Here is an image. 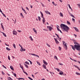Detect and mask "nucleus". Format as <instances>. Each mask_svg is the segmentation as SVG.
I'll use <instances>...</instances> for the list:
<instances>
[{
    "label": "nucleus",
    "mask_w": 80,
    "mask_h": 80,
    "mask_svg": "<svg viewBox=\"0 0 80 80\" xmlns=\"http://www.w3.org/2000/svg\"><path fill=\"white\" fill-rule=\"evenodd\" d=\"M61 28H62L63 31H65L66 32H68V30H70V28L67 25L63 23H61L60 25Z\"/></svg>",
    "instance_id": "obj_1"
},
{
    "label": "nucleus",
    "mask_w": 80,
    "mask_h": 80,
    "mask_svg": "<svg viewBox=\"0 0 80 80\" xmlns=\"http://www.w3.org/2000/svg\"><path fill=\"white\" fill-rule=\"evenodd\" d=\"M74 47H75V49L77 50H78V51H80V44H78V45H77V44H75L74 45Z\"/></svg>",
    "instance_id": "obj_2"
},
{
    "label": "nucleus",
    "mask_w": 80,
    "mask_h": 80,
    "mask_svg": "<svg viewBox=\"0 0 80 80\" xmlns=\"http://www.w3.org/2000/svg\"><path fill=\"white\" fill-rule=\"evenodd\" d=\"M12 33L13 35H17V32L15 31V29H14L12 31Z\"/></svg>",
    "instance_id": "obj_3"
},
{
    "label": "nucleus",
    "mask_w": 80,
    "mask_h": 80,
    "mask_svg": "<svg viewBox=\"0 0 80 80\" xmlns=\"http://www.w3.org/2000/svg\"><path fill=\"white\" fill-rule=\"evenodd\" d=\"M47 28H48V29H49V31H52V30L53 29V28L51 27V26H47Z\"/></svg>",
    "instance_id": "obj_4"
},
{
    "label": "nucleus",
    "mask_w": 80,
    "mask_h": 80,
    "mask_svg": "<svg viewBox=\"0 0 80 80\" xmlns=\"http://www.w3.org/2000/svg\"><path fill=\"white\" fill-rule=\"evenodd\" d=\"M73 43L74 44H75V45H80L78 43V42L77 41H76V40H73Z\"/></svg>",
    "instance_id": "obj_5"
},
{
    "label": "nucleus",
    "mask_w": 80,
    "mask_h": 80,
    "mask_svg": "<svg viewBox=\"0 0 80 80\" xmlns=\"http://www.w3.org/2000/svg\"><path fill=\"white\" fill-rule=\"evenodd\" d=\"M19 46H20V47L21 48V50L20 49V51H21V52H22V51H25V49H24L23 50V47H22L21 45H20V44H19Z\"/></svg>",
    "instance_id": "obj_6"
},
{
    "label": "nucleus",
    "mask_w": 80,
    "mask_h": 80,
    "mask_svg": "<svg viewBox=\"0 0 80 80\" xmlns=\"http://www.w3.org/2000/svg\"><path fill=\"white\" fill-rule=\"evenodd\" d=\"M70 46L72 47V49L74 50V51H75V46L72 45H71Z\"/></svg>",
    "instance_id": "obj_7"
},
{
    "label": "nucleus",
    "mask_w": 80,
    "mask_h": 80,
    "mask_svg": "<svg viewBox=\"0 0 80 80\" xmlns=\"http://www.w3.org/2000/svg\"><path fill=\"white\" fill-rule=\"evenodd\" d=\"M43 63L45 64V65H48V63L44 60H43Z\"/></svg>",
    "instance_id": "obj_8"
},
{
    "label": "nucleus",
    "mask_w": 80,
    "mask_h": 80,
    "mask_svg": "<svg viewBox=\"0 0 80 80\" xmlns=\"http://www.w3.org/2000/svg\"><path fill=\"white\" fill-rule=\"evenodd\" d=\"M54 39L56 43H57V44H58V43H59V42H58V40H57V39H56V38H54Z\"/></svg>",
    "instance_id": "obj_9"
},
{
    "label": "nucleus",
    "mask_w": 80,
    "mask_h": 80,
    "mask_svg": "<svg viewBox=\"0 0 80 80\" xmlns=\"http://www.w3.org/2000/svg\"><path fill=\"white\" fill-rule=\"evenodd\" d=\"M59 75H64V74H63V72L61 71L59 72Z\"/></svg>",
    "instance_id": "obj_10"
},
{
    "label": "nucleus",
    "mask_w": 80,
    "mask_h": 80,
    "mask_svg": "<svg viewBox=\"0 0 80 80\" xmlns=\"http://www.w3.org/2000/svg\"><path fill=\"white\" fill-rule=\"evenodd\" d=\"M45 13H46V14H49V15H51V13H50V12L48 11H45Z\"/></svg>",
    "instance_id": "obj_11"
},
{
    "label": "nucleus",
    "mask_w": 80,
    "mask_h": 80,
    "mask_svg": "<svg viewBox=\"0 0 80 80\" xmlns=\"http://www.w3.org/2000/svg\"><path fill=\"white\" fill-rule=\"evenodd\" d=\"M42 23L43 24H45V19L44 18H42Z\"/></svg>",
    "instance_id": "obj_12"
},
{
    "label": "nucleus",
    "mask_w": 80,
    "mask_h": 80,
    "mask_svg": "<svg viewBox=\"0 0 80 80\" xmlns=\"http://www.w3.org/2000/svg\"><path fill=\"white\" fill-rule=\"evenodd\" d=\"M40 13L41 15V17L42 18H43V14L42 13V12L41 11H40Z\"/></svg>",
    "instance_id": "obj_13"
},
{
    "label": "nucleus",
    "mask_w": 80,
    "mask_h": 80,
    "mask_svg": "<svg viewBox=\"0 0 80 80\" xmlns=\"http://www.w3.org/2000/svg\"><path fill=\"white\" fill-rule=\"evenodd\" d=\"M20 67L22 69V70L23 71V66L22 65L20 64H19Z\"/></svg>",
    "instance_id": "obj_14"
},
{
    "label": "nucleus",
    "mask_w": 80,
    "mask_h": 80,
    "mask_svg": "<svg viewBox=\"0 0 80 80\" xmlns=\"http://www.w3.org/2000/svg\"><path fill=\"white\" fill-rule=\"evenodd\" d=\"M42 67H43V68H44V69H47V67H46V65L43 64L42 65Z\"/></svg>",
    "instance_id": "obj_15"
},
{
    "label": "nucleus",
    "mask_w": 80,
    "mask_h": 80,
    "mask_svg": "<svg viewBox=\"0 0 80 80\" xmlns=\"http://www.w3.org/2000/svg\"><path fill=\"white\" fill-rule=\"evenodd\" d=\"M1 27L2 28L3 30H5V29H4V27H3V24L2 23H1Z\"/></svg>",
    "instance_id": "obj_16"
},
{
    "label": "nucleus",
    "mask_w": 80,
    "mask_h": 80,
    "mask_svg": "<svg viewBox=\"0 0 80 80\" xmlns=\"http://www.w3.org/2000/svg\"><path fill=\"white\" fill-rule=\"evenodd\" d=\"M73 28H74L75 30L76 31V32H79L78 29V28H77L76 27H74Z\"/></svg>",
    "instance_id": "obj_17"
},
{
    "label": "nucleus",
    "mask_w": 80,
    "mask_h": 80,
    "mask_svg": "<svg viewBox=\"0 0 80 80\" xmlns=\"http://www.w3.org/2000/svg\"><path fill=\"white\" fill-rule=\"evenodd\" d=\"M0 32L3 33L2 34H3V36H4V37H7V35H6V34H5V33L4 32Z\"/></svg>",
    "instance_id": "obj_18"
},
{
    "label": "nucleus",
    "mask_w": 80,
    "mask_h": 80,
    "mask_svg": "<svg viewBox=\"0 0 80 80\" xmlns=\"http://www.w3.org/2000/svg\"><path fill=\"white\" fill-rule=\"evenodd\" d=\"M17 78V79H18L19 80H20L21 79H22V80H25V78Z\"/></svg>",
    "instance_id": "obj_19"
},
{
    "label": "nucleus",
    "mask_w": 80,
    "mask_h": 80,
    "mask_svg": "<svg viewBox=\"0 0 80 80\" xmlns=\"http://www.w3.org/2000/svg\"><path fill=\"white\" fill-rule=\"evenodd\" d=\"M33 30L34 32H35L36 33V34H37V30L35 29V28H33Z\"/></svg>",
    "instance_id": "obj_20"
},
{
    "label": "nucleus",
    "mask_w": 80,
    "mask_h": 80,
    "mask_svg": "<svg viewBox=\"0 0 80 80\" xmlns=\"http://www.w3.org/2000/svg\"><path fill=\"white\" fill-rule=\"evenodd\" d=\"M62 44L63 45H64V46L67 45V44H66V43H65V42L64 41H62Z\"/></svg>",
    "instance_id": "obj_21"
},
{
    "label": "nucleus",
    "mask_w": 80,
    "mask_h": 80,
    "mask_svg": "<svg viewBox=\"0 0 80 80\" xmlns=\"http://www.w3.org/2000/svg\"><path fill=\"white\" fill-rule=\"evenodd\" d=\"M8 80H13V79L12 78L10 77H8Z\"/></svg>",
    "instance_id": "obj_22"
},
{
    "label": "nucleus",
    "mask_w": 80,
    "mask_h": 80,
    "mask_svg": "<svg viewBox=\"0 0 80 80\" xmlns=\"http://www.w3.org/2000/svg\"><path fill=\"white\" fill-rule=\"evenodd\" d=\"M24 64L26 68H28V66L25 63H24Z\"/></svg>",
    "instance_id": "obj_23"
},
{
    "label": "nucleus",
    "mask_w": 80,
    "mask_h": 80,
    "mask_svg": "<svg viewBox=\"0 0 80 80\" xmlns=\"http://www.w3.org/2000/svg\"><path fill=\"white\" fill-rule=\"evenodd\" d=\"M10 68H11V69L12 70H13L14 69H13V66H10Z\"/></svg>",
    "instance_id": "obj_24"
},
{
    "label": "nucleus",
    "mask_w": 80,
    "mask_h": 80,
    "mask_svg": "<svg viewBox=\"0 0 80 80\" xmlns=\"http://www.w3.org/2000/svg\"><path fill=\"white\" fill-rule=\"evenodd\" d=\"M37 63L38 64V65H41V64H40V62H38V61H36Z\"/></svg>",
    "instance_id": "obj_25"
},
{
    "label": "nucleus",
    "mask_w": 80,
    "mask_h": 80,
    "mask_svg": "<svg viewBox=\"0 0 80 80\" xmlns=\"http://www.w3.org/2000/svg\"><path fill=\"white\" fill-rule=\"evenodd\" d=\"M54 58L57 60H58V58H57V57L56 56H54Z\"/></svg>",
    "instance_id": "obj_26"
},
{
    "label": "nucleus",
    "mask_w": 80,
    "mask_h": 80,
    "mask_svg": "<svg viewBox=\"0 0 80 80\" xmlns=\"http://www.w3.org/2000/svg\"><path fill=\"white\" fill-rule=\"evenodd\" d=\"M6 50H8V51H10V49L8 48V47H6Z\"/></svg>",
    "instance_id": "obj_27"
},
{
    "label": "nucleus",
    "mask_w": 80,
    "mask_h": 80,
    "mask_svg": "<svg viewBox=\"0 0 80 80\" xmlns=\"http://www.w3.org/2000/svg\"><path fill=\"white\" fill-rule=\"evenodd\" d=\"M29 55H33L34 56H36V54H33V53H29Z\"/></svg>",
    "instance_id": "obj_28"
},
{
    "label": "nucleus",
    "mask_w": 80,
    "mask_h": 80,
    "mask_svg": "<svg viewBox=\"0 0 80 80\" xmlns=\"http://www.w3.org/2000/svg\"><path fill=\"white\" fill-rule=\"evenodd\" d=\"M74 66L75 67H76V68H78V69L79 70V71H80V69L79 68V67H78V66H75V65H74Z\"/></svg>",
    "instance_id": "obj_29"
},
{
    "label": "nucleus",
    "mask_w": 80,
    "mask_h": 80,
    "mask_svg": "<svg viewBox=\"0 0 80 80\" xmlns=\"http://www.w3.org/2000/svg\"><path fill=\"white\" fill-rule=\"evenodd\" d=\"M20 15L22 17V18H24V16H23V14H22V13H21Z\"/></svg>",
    "instance_id": "obj_30"
},
{
    "label": "nucleus",
    "mask_w": 80,
    "mask_h": 80,
    "mask_svg": "<svg viewBox=\"0 0 80 80\" xmlns=\"http://www.w3.org/2000/svg\"><path fill=\"white\" fill-rule=\"evenodd\" d=\"M13 46L14 48H16V46H15V44H14V43L13 44Z\"/></svg>",
    "instance_id": "obj_31"
},
{
    "label": "nucleus",
    "mask_w": 80,
    "mask_h": 80,
    "mask_svg": "<svg viewBox=\"0 0 80 80\" xmlns=\"http://www.w3.org/2000/svg\"><path fill=\"white\" fill-rule=\"evenodd\" d=\"M38 20H39V21H40V20H41V18H40V16H38Z\"/></svg>",
    "instance_id": "obj_32"
},
{
    "label": "nucleus",
    "mask_w": 80,
    "mask_h": 80,
    "mask_svg": "<svg viewBox=\"0 0 80 80\" xmlns=\"http://www.w3.org/2000/svg\"><path fill=\"white\" fill-rule=\"evenodd\" d=\"M60 16H61V17H63V14H62V12H60Z\"/></svg>",
    "instance_id": "obj_33"
},
{
    "label": "nucleus",
    "mask_w": 80,
    "mask_h": 80,
    "mask_svg": "<svg viewBox=\"0 0 80 80\" xmlns=\"http://www.w3.org/2000/svg\"><path fill=\"white\" fill-rule=\"evenodd\" d=\"M29 38H31V40L32 41H33V38H32V36H30L29 37Z\"/></svg>",
    "instance_id": "obj_34"
},
{
    "label": "nucleus",
    "mask_w": 80,
    "mask_h": 80,
    "mask_svg": "<svg viewBox=\"0 0 80 80\" xmlns=\"http://www.w3.org/2000/svg\"><path fill=\"white\" fill-rule=\"evenodd\" d=\"M25 63H26V64H27V65H29V62H28L27 61H26L25 62Z\"/></svg>",
    "instance_id": "obj_35"
},
{
    "label": "nucleus",
    "mask_w": 80,
    "mask_h": 80,
    "mask_svg": "<svg viewBox=\"0 0 80 80\" xmlns=\"http://www.w3.org/2000/svg\"><path fill=\"white\" fill-rule=\"evenodd\" d=\"M76 74H77V75H80V74L79 72H76Z\"/></svg>",
    "instance_id": "obj_36"
},
{
    "label": "nucleus",
    "mask_w": 80,
    "mask_h": 80,
    "mask_svg": "<svg viewBox=\"0 0 80 80\" xmlns=\"http://www.w3.org/2000/svg\"><path fill=\"white\" fill-rule=\"evenodd\" d=\"M13 75H14V77H17V74H16L15 73H13Z\"/></svg>",
    "instance_id": "obj_37"
},
{
    "label": "nucleus",
    "mask_w": 80,
    "mask_h": 80,
    "mask_svg": "<svg viewBox=\"0 0 80 80\" xmlns=\"http://www.w3.org/2000/svg\"><path fill=\"white\" fill-rule=\"evenodd\" d=\"M64 48H65V49L66 50H67V45H66L65 46H64Z\"/></svg>",
    "instance_id": "obj_38"
},
{
    "label": "nucleus",
    "mask_w": 80,
    "mask_h": 80,
    "mask_svg": "<svg viewBox=\"0 0 80 80\" xmlns=\"http://www.w3.org/2000/svg\"><path fill=\"white\" fill-rule=\"evenodd\" d=\"M46 45L47 46H48V47H50V45L48 44V43H46Z\"/></svg>",
    "instance_id": "obj_39"
},
{
    "label": "nucleus",
    "mask_w": 80,
    "mask_h": 80,
    "mask_svg": "<svg viewBox=\"0 0 80 80\" xmlns=\"http://www.w3.org/2000/svg\"><path fill=\"white\" fill-rule=\"evenodd\" d=\"M2 14L4 17L5 18H6V16L5 15V14H4L3 12L2 13Z\"/></svg>",
    "instance_id": "obj_40"
},
{
    "label": "nucleus",
    "mask_w": 80,
    "mask_h": 80,
    "mask_svg": "<svg viewBox=\"0 0 80 80\" xmlns=\"http://www.w3.org/2000/svg\"><path fill=\"white\" fill-rule=\"evenodd\" d=\"M67 23L69 25H70V22L68 21H67Z\"/></svg>",
    "instance_id": "obj_41"
},
{
    "label": "nucleus",
    "mask_w": 80,
    "mask_h": 80,
    "mask_svg": "<svg viewBox=\"0 0 80 80\" xmlns=\"http://www.w3.org/2000/svg\"><path fill=\"white\" fill-rule=\"evenodd\" d=\"M52 3L54 5H55V6H56V5H55V3L54 2H52Z\"/></svg>",
    "instance_id": "obj_42"
},
{
    "label": "nucleus",
    "mask_w": 80,
    "mask_h": 80,
    "mask_svg": "<svg viewBox=\"0 0 80 80\" xmlns=\"http://www.w3.org/2000/svg\"><path fill=\"white\" fill-rule=\"evenodd\" d=\"M68 6L69 8H70V9H72V8H71V7H70V5L69 4H68Z\"/></svg>",
    "instance_id": "obj_43"
},
{
    "label": "nucleus",
    "mask_w": 80,
    "mask_h": 80,
    "mask_svg": "<svg viewBox=\"0 0 80 80\" xmlns=\"http://www.w3.org/2000/svg\"><path fill=\"white\" fill-rule=\"evenodd\" d=\"M28 78L30 79V80H33V79L30 78V77H28Z\"/></svg>",
    "instance_id": "obj_44"
},
{
    "label": "nucleus",
    "mask_w": 80,
    "mask_h": 80,
    "mask_svg": "<svg viewBox=\"0 0 80 80\" xmlns=\"http://www.w3.org/2000/svg\"><path fill=\"white\" fill-rule=\"evenodd\" d=\"M23 12L25 14H27V12H26V10H25L23 11Z\"/></svg>",
    "instance_id": "obj_45"
},
{
    "label": "nucleus",
    "mask_w": 80,
    "mask_h": 80,
    "mask_svg": "<svg viewBox=\"0 0 80 80\" xmlns=\"http://www.w3.org/2000/svg\"><path fill=\"white\" fill-rule=\"evenodd\" d=\"M58 64H59L60 65H63V64L61 63H59Z\"/></svg>",
    "instance_id": "obj_46"
},
{
    "label": "nucleus",
    "mask_w": 80,
    "mask_h": 80,
    "mask_svg": "<svg viewBox=\"0 0 80 80\" xmlns=\"http://www.w3.org/2000/svg\"><path fill=\"white\" fill-rule=\"evenodd\" d=\"M8 58L9 60H10V56H8Z\"/></svg>",
    "instance_id": "obj_47"
},
{
    "label": "nucleus",
    "mask_w": 80,
    "mask_h": 80,
    "mask_svg": "<svg viewBox=\"0 0 80 80\" xmlns=\"http://www.w3.org/2000/svg\"><path fill=\"white\" fill-rule=\"evenodd\" d=\"M56 70H57V71H58V72H60V69H58V68H56Z\"/></svg>",
    "instance_id": "obj_48"
},
{
    "label": "nucleus",
    "mask_w": 80,
    "mask_h": 80,
    "mask_svg": "<svg viewBox=\"0 0 80 80\" xmlns=\"http://www.w3.org/2000/svg\"><path fill=\"white\" fill-rule=\"evenodd\" d=\"M71 17H73V18H75V16H74V15H73L72 14L71 15Z\"/></svg>",
    "instance_id": "obj_49"
},
{
    "label": "nucleus",
    "mask_w": 80,
    "mask_h": 80,
    "mask_svg": "<svg viewBox=\"0 0 80 80\" xmlns=\"http://www.w3.org/2000/svg\"><path fill=\"white\" fill-rule=\"evenodd\" d=\"M26 8L27 9V10L29 11V9L28 8V7H26Z\"/></svg>",
    "instance_id": "obj_50"
},
{
    "label": "nucleus",
    "mask_w": 80,
    "mask_h": 80,
    "mask_svg": "<svg viewBox=\"0 0 80 80\" xmlns=\"http://www.w3.org/2000/svg\"><path fill=\"white\" fill-rule=\"evenodd\" d=\"M35 57H37L38 58H39V56L37 54H36Z\"/></svg>",
    "instance_id": "obj_51"
},
{
    "label": "nucleus",
    "mask_w": 80,
    "mask_h": 80,
    "mask_svg": "<svg viewBox=\"0 0 80 80\" xmlns=\"http://www.w3.org/2000/svg\"><path fill=\"white\" fill-rule=\"evenodd\" d=\"M57 30H58V31H59V30H60V28H58V27H57Z\"/></svg>",
    "instance_id": "obj_52"
},
{
    "label": "nucleus",
    "mask_w": 80,
    "mask_h": 80,
    "mask_svg": "<svg viewBox=\"0 0 80 80\" xmlns=\"http://www.w3.org/2000/svg\"><path fill=\"white\" fill-rule=\"evenodd\" d=\"M68 13H69V15H70V16H71L72 15V14L70 13L69 12H68Z\"/></svg>",
    "instance_id": "obj_53"
},
{
    "label": "nucleus",
    "mask_w": 80,
    "mask_h": 80,
    "mask_svg": "<svg viewBox=\"0 0 80 80\" xmlns=\"http://www.w3.org/2000/svg\"><path fill=\"white\" fill-rule=\"evenodd\" d=\"M50 74H51V75L53 76V74H52V72H50Z\"/></svg>",
    "instance_id": "obj_54"
},
{
    "label": "nucleus",
    "mask_w": 80,
    "mask_h": 80,
    "mask_svg": "<svg viewBox=\"0 0 80 80\" xmlns=\"http://www.w3.org/2000/svg\"><path fill=\"white\" fill-rule=\"evenodd\" d=\"M43 30H44L45 31H47V32L48 31V29H43Z\"/></svg>",
    "instance_id": "obj_55"
},
{
    "label": "nucleus",
    "mask_w": 80,
    "mask_h": 80,
    "mask_svg": "<svg viewBox=\"0 0 80 80\" xmlns=\"http://www.w3.org/2000/svg\"><path fill=\"white\" fill-rule=\"evenodd\" d=\"M59 50H61V47H59Z\"/></svg>",
    "instance_id": "obj_56"
},
{
    "label": "nucleus",
    "mask_w": 80,
    "mask_h": 80,
    "mask_svg": "<svg viewBox=\"0 0 80 80\" xmlns=\"http://www.w3.org/2000/svg\"><path fill=\"white\" fill-rule=\"evenodd\" d=\"M2 75H5V73H4V72L3 71H2Z\"/></svg>",
    "instance_id": "obj_57"
},
{
    "label": "nucleus",
    "mask_w": 80,
    "mask_h": 80,
    "mask_svg": "<svg viewBox=\"0 0 80 80\" xmlns=\"http://www.w3.org/2000/svg\"><path fill=\"white\" fill-rule=\"evenodd\" d=\"M5 45H6V46H8V47H9V45L7 44V43H5Z\"/></svg>",
    "instance_id": "obj_58"
},
{
    "label": "nucleus",
    "mask_w": 80,
    "mask_h": 80,
    "mask_svg": "<svg viewBox=\"0 0 80 80\" xmlns=\"http://www.w3.org/2000/svg\"><path fill=\"white\" fill-rule=\"evenodd\" d=\"M0 12H1V13H3V12H2V10H1V9H0Z\"/></svg>",
    "instance_id": "obj_59"
},
{
    "label": "nucleus",
    "mask_w": 80,
    "mask_h": 80,
    "mask_svg": "<svg viewBox=\"0 0 80 80\" xmlns=\"http://www.w3.org/2000/svg\"><path fill=\"white\" fill-rule=\"evenodd\" d=\"M72 61H74V62H77V61L75 60L74 59H72Z\"/></svg>",
    "instance_id": "obj_60"
},
{
    "label": "nucleus",
    "mask_w": 80,
    "mask_h": 80,
    "mask_svg": "<svg viewBox=\"0 0 80 80\" xmlns=\"http://www.w3.org/2000/svg\"><path fill=\"white\" fill-rule=\"evenodd\" d=\"M41 3V5H42V7H45V6L43 5V4L42 3Z\"/></svg>",
    "instance_id": "obj_61"
},
{
    "label": "nucleus",
    "mask_w": 80,
    "mask_h": 80,
    "mask_svg": "<svg viewBox=\"0 0 80 80\" xmlns=\"http://www.w3.org/2000/svg\"><path fill=\"white\" fill-rule=\"evenodd\" d=\"M17 31L18 32H21V30H18Z\"/></svg>",
    "instance_id": "obj_62"
},
{
    "label": "nucleus",
    "mask_w": 80,
    "mask_h": 80,
    "mask_svg": "<svg viewBox=\"0 0 80 80\" xmlns=\"http://www.w3.org/2000/svg\"><path fill=\"white\" fill-rule=\"evenodd\" d=\"M57 36V37H58V38H60V37H59V36H58V35Z\"/></svg>",
    "instance_id": "obj_63"
},
{
    "label": "nucleus",
    "mask_w": 80,
    "mask_h": 80,
    "mask_svg": "<svg viewBox=\"0 0 80 80\" xmlns=\"http://www.w3.org/2000/svg\"><path fill=\"white\" fill-rule=\"evenodd\" d=\"M72 20L73 21H75V19H74L73 18H72Z\"/></svg>",
    "instance_id": "obj_64"
}]
</instances>
